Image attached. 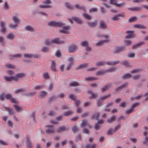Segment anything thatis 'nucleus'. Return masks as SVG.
I'll return each instance as SVG.
<instances>
[{
  "label": "nucleus",
  "instance_id": "5fc2aeb1",
  "mask_svg": "<svg viewBox=\"0 0 148 148\" xmlns=\"http://www.w3.org/2000/svg\"><path fill=\"white\" fill-rule=\"evenodd\" d=\"M116 69V68L115 67H112L107 70H106V72H111L115 71Z\"/></svg>",
  "mask_w": 148,
  "mask_h": 148
},
{
  "label": "nucleus",
  "instance_id": "9d476101",
  "mask_svg": "<svg viewBox=\"0 0 148 148\" xmlns=\"http://www.w3.org/2000/svg\"><path fill=\"white\" fill-rule=\"evenodd\" d=\"M26 146L27 148H33V147L31 143L30 138L29 137H26Z\"/></svg>",
  "mask_w": 148,
  "mask_h": 148
},
{
  "label": "nucleus",
  "instance_id": "72a5a7b5",
  "mask_svg": "<svg viewBox=\"0 0 148 148\" xmlns=\"http://www.w3.org/2000/svg\"><path fill=\"white\" fill-rule=\"evenodd\" d=\"M13 106L17 112H20L22 110V107H19L16 105H14Z\"/></svg>",
  "mask_w": 148,
  "mask_h": 148
},
{
  "label": "nucleus",
  "instance_id": "c85d7f7f",
  "mask_svg": "<svg viewBox=\"0 0 148 148\" xmlns=\"http://www.w3.org/2000/svg\"><path fill=\"white\" fill-rule=\"evenodd\" d=\"M110 96L111 95L110 94H108L102 97L101 98L99 99V100L103 101V102L104 100L107 99L108 98L110 97Z\"/></svg>",
  "mask_w": 148,
  "mask_h": 148
},
{
  "label": "nucleus",
  "instance_id": "f03ea898",
  "mask_svg": "<svg viewBox=\"0 0 148 148\" xmlns=\"http://www.w3.org/2000/svg\"><path fill=\"white\" fill-rule=\"evenodd\" d=\"M78 50L77 45L74 44L70 45L68 48V51L69 53H73L77 51Z\"/></svg>",
  "mask_w": 148,
  "mask_h": 148
},
{
  "label": "nucleus",
  "instance_id": "e2e57ef3",
  "mask_svg": "<svg viewBox=\"0 0 148 148\" xmlns=\"http://www.w3.org/2000/svg\"><path fill=\"white\" fill-rule=\"evenodd\" d=\"M12 96L11 94H7L5 95V99H10L12 98Z\"/></svg>",
  "mask_w": 148,
  "mask_h": 148
},
{
  "label": "nucleus",
  "instance_id": "dca6fc26",
  "mask_svg": "<svg viewBox=\"0 0 148 148\" xmlns=\"http://www.w3.org/2000/svg\"><path fill=\"white\" fill-rule=\"evenodd\" d=\"M127 9L132 11H137L141 10L142 8L140 7H133L128 8Z\"/></svg>",
  "mask_w": 148,
  "mask_h": 148
},
{
  "label": "nucleus",
  "instance_id": "4be33fe9",
  "mask_svg": "<svg viewBox=\"0 0 148 148\" xmlns=\"http://www.w3.org/2000/svg\"><path fill=\"white\" fill-rule=\"evenodd\" d=\"M100 114L99 112L93 114L91 116V119H96L97 120H98L99 119Z\"/></svg>",
  "mask_w": 148,
  "mask_h": 148
},
{
  "label": "nucleus",
  "instance_id": "6ab92c4d",
  "mask_svg": "<svg viewBox=\"0 0 148 148\" xmlns=\"http://www.w3.org/2000/svg\"><path fill=\"white\" fill-rule=\"evenodd\" d=\"M1 32L2 33H4L5 32L6 29L5 27V23L3 21L1 22Z\"/></svg>",
  "mask_w": 148,
  "mask_h": 148
},
{
  "label": "nucleus",
  "instance_id": "4d7b16f0",
  "mask_svg": "<svg viewBox=\"0 0 148 148\" xmlns=\"http://www.w3.org/2000/svg\"><path fill=\"white\" fill-rule=\"evenodd\" d=\"M115 118V116H113L112 117H111L109 119H108V123H111L114 121Z\"/></svg>",
  "mask_w": 148,
  "mask_h": 148
},
{
  "label": "nucleus",
  "instance_id": "864d4df0",
  "mask_svg": "<svg viewBox=\"0 0 148 148\" xmlns=\"http://www.w3.org/2000/svg\"><path fill=\"white\" fill-rule=\"evenodd\" d=\"M26 91V89H25L20 88L16 90L15 91V92H24Z\"/></svg>",
  "mask_w": 148,
  "mask_h": 148
},
{
  "label": "nucleus",
  "instance_id": "a878e982",
  "mask_svg": "<svg viewBox=\"0 0 148 148\" xmlns=\"http://www.w3.org/2000/svg\"><path fill=\"white\" fill-rule=\"evenodd\" d=\"M131 75L130 73H127L126 74L123 75L122 76V79H128L131 77Z\"/></svg>",
  "mask_w": 148,
  "mask_h": 148
},
{
  "label": "nucleus",
  "instance_id": "de8ad7c7",
  "mask_svg": "<svg viewBox=\"0 0 148 148\" xmlns=\"http://www.w3.org/2000/svg\"><path fill=\"white\" fill-rule=\"evenodd\" d=\"M18 25V24H15V25L9 24V26L10 28L14 29L17 27Z\"/></svg>",
  "mask_w": 148,
  "mask_h": 148
},
{
  "label": "nucleus",
  "instance_id": "2f4dec72",
  "mask_svg": "<svg viewBox=\"0 0 148 148\" xmlns=\"http://www.w3.org/2000/svg\"><path fill=\"white\" fill-rule=\"evenodd\" d=\"M16 77L18 78H21L24 77L25 76V74L24 73H17L16 75Z\"/></svg>",
  "mask_w": 148,
  "mask_h": 148
},
{
  "label": "nucleus",
  "instance_id": "aec40b11",
  "mask_svg": "<svg viewBox=\"0 0 148 148\" xmlns=\"http://www.w3.org/2000/svg\"><path fill=\"white\" fill-rule=\"evenodd\" d=\"M69 86L70 87H76L79 86V83L76 81H73L70 82L69 84Z\"/></svg>",
  "mask_w": 148,
  "mask_h": 148
},
{
  "label": "nucleus",
  "instance_id": "052dcab7",
  "mask_svg": "<svg viewBox=\"0 0 148 148\" xmlns=\"http://www.w3.org/2000/svg\"><path fill=\"white\" fill-rule=\"evenodd\" d=\"M121 127V125L120 124H118L116 126H115L114 127V130H113V132H116L117 130L120 128Z\"/></svg>",
  "mask_w": 148,
  "mask_h": 148
},
{
  "label": "nucleus",
  "instance_id": "09e8293b",
  "mask_svg": "<svg viewBox=\"0 0 148 148\" xmlns=\"http://www.w3.org/2000/svg\"><path fill=\"white\" fill-rule=\"evenodd\" d=\"M87 66V65L85 64H81L79 65L76 68V69H79L83 68H84Z\"/></svg>",
  "mask_w": 148,
  "mask_h": 148
},
{
  "label": "nucleus",
  "instance_id": "c03bdc74",
  "mask_svg": "<svg viewBox=\"0 0 148 148\" xmlns=\"http://www.w3.org/2000/svg\"><path fill=\"white\" fill-rule=\"evenodd\" d=\"M65 6L69 9L73 10L74 8L73 6L71 5L69 3H65Z\"/></svg>",
  "mask_w": 148,
  "mask_h": 148
},
{
  "label": "nucleus",
  "instance_id": "1a4fd4ad",
  "mask_svg": "<svg viewBox=\"0 0 148 148\" xmlns=\"http://www.w3.org/2000/svg\"><path fill=\"white\" fill-rule=\"evenodd\" d=\"M127 86V83H125L115 88L114 90L115 92H119L123 88H125Z\"/></svg>",
  "mask_w": 148,
  "mask_h": 148
},
{
  "label": "nucleus",
  "instance_id": "f704fd0d",
  "mask_svg": "<svg viewBox=\"0 0 148 148\" xmlns=\"http://www.w3.org/2000/svg\"><path fill=\"white\" fill-rule=\"evenodd\" d=\"M105 65V62H98L95 64L96 66H103Z\"/></svg>",
  "mask_w": 148,
  "mask_h": 148
},
{
  "label": "nucleus",
  "instance_id": "cd10ccee",
  "mask_svg": "<svg viewBox=\"0 0 148 148\" xmlns=\"http://www.w3.org/2000/svg\"><path fill=\"white\" fill-rule=\"evenodd\" d=\"M108 41V40H101L96 43L95 44V45L98 46H100L104 42H106Z\"/></svg>",
  "mask_w": 148,
  "mask_h": 148
},
{
  "label": "nucleus",
  "instance_id": "4468645a",
  "mask_svg": "<svg viewBox=\"0 0 148 148\" xmlns=\"http://www.w3.org/2000/svg\"><path fill=\"white\" fill-rule=\"evenodd\" d=\"M124 50V48L122 47L116 48L115 50L113 51L114 53H117L119 52L123 51Z\"/></svg>",
  "mask_w": 148,
  "mask_h": 148
},
{
  "label": "nucleus",
  "instance_id": "39448f33",
  "mask_svg": "<svg viewBox=\"0 0 148 148\" xmlns=\"http://www.w3.org/2000/svg\"><path fill=\"white\" fill-rule=\"evenodd\" d=\"M112 87L111 84H109L105 85L103 87L101 88V91L105 92L109 90Z\"/></svg>",
  "mask_w": 148,
  "mask_h": 148
},
{
  "label": "nucleus",
  "instance_id": "3c124183",
  "mask_svg": "<svg viewBox=\"0 0 148 148\" xmlns=\"http://www.w3.org/2000/svg\"><path fill=\"white\" fill-rule=\"evenodd\" d=\"M39 7L40 8H51V6L48 5H40Z\"/></svg>",
  "mask_w": 148,
  "mask_h": 148
},
{
  "label": "nucleus",
  "instance_id": "2eb2a0df",
  "mask_svg": "<svg viewBox=\"0 0 148 148\" xmlns=\"http://www.w3.org/2000/svg\"><path fill=\"white\" fill-rule=\"evenodd\" d=\"M106 71L101 69L97 71L96 73V75L101 76L104 75L106 73Z\"/></svg>",
  "mask_w": 148,
  "mask_h": 148
},
{
  "label": "nucleus",
  "instance_id": "a18cd8bd",
  "mask_svg": "<svg viewBox=\"0 0 148 148\" xmlns=\"http://www.w3.org/2000/svg\"><path fill=\"white\" fill-rule=\"evenodd\" d=\"M5 66L7 68L9 69H14L15 68L14 65L9 64H6L5 65Z\"/></svg>",
  "mask_w": 148,
  "mask_h": 148
},
{
  "label": "nucleus",
  "instance_id": "f3484780",
  "mask_svg": "<svg viewBox=\"0 0 148 148\" xmlns=\"http://www.w3.org/2000/svg\"><path fill=\"white\" fill-rule=\"evenodd\" d=\"M144 42L142 41L132 45V48L133 49H135L138 47L144 45Z\"/></svg>",
  "mask_w": 148,
  "mask_h": 148
},
{
  "label": "nucleus",
  "instance_id": "473e14b6",
  "mask_svg": "<svg viewBox=\"0 0 148 148\" xmlns=\"http://www.w3.org/2000/svg\"><path fill=\"white\" fill-rule=\"evenodd\" d=\"M73 114V111H69L67 112H64V116H68L69 115H72Z\"/></svg>",
  "mask_w": 148,
  "mask_h": 148
},
{
  "label": "nucleus",
  "instance_id": "6e6d98bb",
  "mask_svg": "<svg viewBox=\"0 0 148 148\" xmlns=\"http://www.w3.org/2000/svg\"><path fill=\"white\" fill-rule=\"evenodd\" d=\"M139 104L140 103H134L132 105L131 108L132 110H133V109L135 108L136 107L138 106L139 105Z\"/></svg>",
  "mask_w": 148,
  "mask_h": 148
},
{
  "label": "nucleus",
  "instance_id": "603ef678",
  "mask_svg": "<svg viewBox=\"0 0 148 148\" xmlns=\"http://www.w3.org/2000/svg\"><path fill=\"white\" fill-rule=\"evenodd\" d=\"M56 99V97L54 96H53L50 98L48 101V103H51Z\"/></svg>",
  "mask_w": 148,
  "mask_h": 148
},
{
  "label": "nucleus",
  "instance_id": "c9c22d12",
  "mask_svg": "<svg viewBox=\"0 0 148 148\" xmlns=\"http://www.w3.org/2000/svg\"><path fill=\"white\" fill-rule=\"evenodd\" d=\"M80 45L82 47H86L88 45V43L87 41H84L81 42Z\"/></svg>",
  "mask_w": 148,
  "mask_h": 148
},
{
  "label": "nucleus",
  "instance_id": "79ce46f5",
  "mask_svg": "<svg viewBox=\"0 0 148 148\" xmlns=\"http://www.w3.org/2000/svg\"><path fill=\"white\" fill-rule=\"evenodd\" d=\"M23 56L24 57L28 58H32V54L29 53H25L23 54Z\"/></svg>",
  "mask_w": 148,
  "mask_h": 148
},
{
  "label": "nucleus",
  "instance_id": "49530a36",
  "mask_svg": "<svg viewBox=\"0 0 148 148\" xmlns=\"http://www.w3.org/2000/svg\"><path fill=\"white\" fill-rule=\"evenodd\" d=\"M41 51L43 52H47L49 51V49L47 47H43L42 48Z\"/></svg>",
  "mask_w": 148,
  "mask_h": 148
},
{
  "label": "nucleus",
  "instance_id": "37998d69",
  "mask_svg": "<svg viewBox=\"0 0 148 148\" xmlns=\"http://www.w3.org/2000/svg\"><path fill=\"white\" fill-rule=\"evenodd\" d=\"M44 86L43 85H37L35 86L34 88V90H40L41 89H42L44 87Z\"/></svg>",
  "mask_w": 148,
  "mask_h": 148
},
{
  "label": "nucleus",
  "instance_id": "8fccbe9b",
  "mask_svg": "<svg viewBox=\"0 0 148 148\" xmlns=\"http://www.w3.org/2000/svg\"><path fill=\"white\" fill-rule=\"evenodd\" d=\"M4 108L6 109L10 114L13 115V114L14 112L12 109L9 108H7L6 107H5Z\"/></svg>",
  "mask_w": 148,
  "mask_h": 148
},
{
  "label": "nucleus",
  "instance_id": "0eeeda50",
  "mask_svg": "<svg viewBox=\"0 0 148 148\" xmlns=\"http://www.w3.org/2000/svg\"><path fill=\"white\" fill-rule=\"evenodd\" d=\"M4 78L6 81L8 82H11L12 80L16 81L18 80V79L15 76H4Z\"/></svg>",
  "mask_w": 148,
  "mask_h": 148
},
{
  "label": "nucleus",
  "instance_id": "a211bd4d",
  "mask_svg": "<svg viewBox=\"0 0 148 148\" xmlns=\"http://www.w3.org/2000/svg\"><path fill=\"white\" fill-rule=\"evenodd\" d=\"M45 43L47 46H50L53 44V39H46L45 40Z\"/></svg>",
  "mask_w": 148,
  "mask_h": 148
},
{
  "label": "nucleus",
  "instance_id": "0e129e2a",
  "mask_svg": "<svg viewBox=\"0 0 148 148\" xmlns=\"http://www.w3.org/2000/svg\"><path fill=\"white\" fill-rule=\"evenodd\" d=\"M5 99V96L3 93L0 95V99L1 101H4Z\"/></svg>",
  "mask_w": 148,
  "mask_h": 148
},
{
  "label": "nucleus",
  "instance_id": "7ed1b4c3",
  "mask_svg": "<svg viewBox=\"0 0 148 148\" xmlns=\"http://www.w3.org/2000/svg\"><path fill=\"white\" fill-rule=\"evenodd\" d=\"M68 62H69V64L67 66L66 70L69 71L72 68V67L74 65L73 63V62L74 61V59L73 57H71L68 58Z\"/></svg>",
  "mask_w": 148,
  "mask_h": 148
},
{
  "label": "nucleus",
  "instance_id": "20e7f679",
  "mask_svg": "<svg viewBox=\"0 0 148 148\" xmlns=\"http://www.w3.org/2000/svg\"><path fill=\"white\" fill-rule=\"evenodd\" d=\"M69 129L70 127H65L64 126H62L58 127L56 132L58 133H61L62 132L66 131Z\"/></svg>",
  "mask_w": 148,
  "mask_h": 148
},
{
  "label": "nucleus",
  "instance_id": "423d86ee",
  "mask_svg": "<svg viewBox=\"0 0 148 148\" xmlns=\"http://www.w3.org/2000/svg\"><path fill=\"white\" fill-rule=\"evenodd\" d=\"M53 39V43L58 45H61L64 43L65 42L63 40H61L58 38H56Z\"/></svg>",
  "mask_w": 148,
  "mask_h": 148
},
{
  "label": "nucleus",
  "instance_id": "e433bc0d",
  "mask_svg": "<svg viewBox=\"0 0 148 148\" xmlns=\"http://www.w3.org/2000/svg\"><path fill=\"white\" fill-rule=\"evenodd\" d=\"M91 94V96L89 97L90 99H95L97 96V93H90Z\"/></svg>",
  "mask_w": 148,
  "mask_h": 148
},
{
  "label": "nucleus",
  "instance_id": "b1692460",
  "mask_svg": "<svg viewBox=\"0 0 148 148\" xmlns=\"http://www.w3.org/2000/svg\"><path fill=\"white\" fill-rule=\"evenodd\" d=\"M97 22L95 21L91 23L90 22H87V23L90 27H95L96 26Z\"/></svg>",
  "mask_w": 148,
  "mask_h": 148
},
{
  "label": "nucleus",
  "instance_id": "c756f323",
  "mask_svg": "<svg viewBox=\"0 0 148 148\" xmlns=\"http://www.w3.org/2000/svg\"><path fill=\"white\" fill-rule=\"evenodd\" d=\"M85 148H96V145L95 144L90 145L89 144H87L85 146Z\"/></svg>",
  "mask_w": 148,
  "mask_h": 148
},
{
  "label": "nucleus",
  "instance_id": "774afa93",
  "mask_svg": "<svg viewBox=\"0 0 148 148\" xmlns=\"http://www.w3.org/2000/svg\"><path fill=\"white\" fill-rule=\"evenodd\" d=\"M113 132V130H112V129L110 128L107 132L106 133L108 135H112V134Z\"/></svg>",
  "mask_w": 148,
  "mask_h": 148
},
{
  "label": "nucleus",
  "instance_id": "338daca9",
  "mask_svg": "<svg viewBox=\"0 0 148 148\" xmlns=\"http://www.w3.org/2000/svg\"><path fill=\"white\" fill-rule=\"evenodd\" d=\"M63 118V116L62 115H60L56 117V120L58 121H61L62 120V119Z\"/></svg>",
  "mask_w": 148,
  "mask_h": 148
},
{
  "label": "nucleus",
  "instance_id": "f257e3e1",
  "mask_svg": "<svg viewBox=\"0 0 148 148\" xmlns=\"http://www.w3.org/2000/svg\"><path fill=\"white\" fill-rule=\"evenodd\" d=\"M48 25L50 26L57 27H61L64 25V23L62 22H56L51 21L48 22L47 23Z\"/></svg>",
  "mask_w": 148,
  "mask_h": 148
},
{
  "label": "nucleus",
  "instance_id": "4c0bfd02",
  "mask_svg": "<svg viewBox=\"0 0 148 148\" xmlns=\"http://www.w3.org/2000/svg\"><path fill=\"white\" fill-rule=\"evenodd\" d=\"M14 38V36L12 33H10L7 36V38L10 40L13 39Z\"/></svg>",
  "mask_w": 148,
  "mask_h": 148
},
{
  "label": "nucleus",
  "instance_id": "a19ab883",
  "mask_svg": "<svg viewBox=\"0 0 148 148\" xmlns=\"http://www.w3.org/2000/svg\"><path fill=\"white\" fill-rule=\"evenodd\" d=\"M97 79L96 77H87L85 78V79L86 80L88 81H90L93 80H95Z\"/></svg>",
  "mask_w": 148,
  "mask_h": 148
},
{
  "label": "nucleus",
  "instance_id": "58836bf2",
  "mask_svg": "<svg viewBox=\"0 0 148 148\" xmlns=\"http://www.w3.org/2000/svg\"><path fill=\"white\" fill-rule=\"evenodd\" d=\"M12 20L14 22L15 24H18V23L20 21L15 16H13L12 18Z\"/></svg>",
  "mask_w": 148,
  "mask_h": 148
},
{
  "label": "nucleus",
  "instance_id": "6e6552de",
  "mask_svg": "<svg viewBox=\"0 0 148 148\" xmlns=\"http://www.w3.org/2000/svg\"><path fill=\"white\" fill-rule=\"evenodd\" d=\"M126 33L129 34L126 36L125 38H131L134 37V32L132 31H127L126 32Z\"/></svg>",
  "mask_w": 148,
  "mask_h": 148
},
{
  "label": "nucleus",
  "instance_id": "bf43d9fd",
  "mask_svg": "<svg viewBox=\"0 0 148 148\" xmlns=\"http://www.w3.org/2000/svg\"><path fill=\"white\" fill-rule=\"evenodd\" d=\"M125 5V2H122L120 3H117L116 4V6L119 7H123Z\"/></svg>",
  "mask_w": 148,
  "mask_h": 148
},
{
  "label": "nucleus",
  "instance_id": "69168bd1",
  "mask_svg": "<svg viewBox=\"0 0 148 148\" xmlns=\"http://www.w3.org/2000/svg\"><path fill=\"white\" fill-rule=\"evenodd\" d=\"M142 97V96L141 95H139L137 96L136 97H135L134 98H131V100H133L134 99H135L136 100H139Z\"/></svg>",
  "mask_w": 148,
  "mask_h": 148
},
{
  "label": "nucleus",
  "instance_id": "412c9836",
  "mask_svg": "<svg viewBox=\"0 0 148 148\" xmlns=\"http://www.w3.org/2000/svg\"><path fill=\"white\" fill-rule=\"evenodd\" d=\"M134 27L137 28L138 29H147V27L145 26L144 25H142L139 24H135L134 25Z\"/></svg>",
  "mask_w": 148,
  "mask_h": 148
},
{
  "label": "nucleus",
  "instance_id": "f8f14e48",
  "mask_svg": "<svg viewBox=\"0 0 148 148\" xmlns=\"http://www.w3.org/2000/svg\"><path fill=\"white\" fill-rule=\"evenodd\" d=\"M56 63L53 60H51V61L50 69L52 71H56Z\"/></svg>",
  "mask_w": 148,
  "mask_h": 148
},
{
  "label": "nucleus",
  "instance_id": "9b49d317",
  "mask_svg": "<svg viewBox=\"0 0 148 148\" xmlns=\"http://www.w3.org/2000/svg\"><path fill=\"white\" fill-rule=\"evenodd\" d=\"M72 19L78 24H82L83 23L81 19L78 17H73L72 18Z\"/></svg>",
  "mask_w": 148,
  "mask_h": 148
},
{
  "label": "nucleus",
  "instance_id": "7c9ffc66",
  "mask_svg": "<svg viewBox=\"0 0 148 148\" xmlns=\"http://www.w3.org/2000/svg\"><path fill=\"white\" fill-rule=\"evenodd\" d=\"M25 29L26 30L31 32H33L34 31V28L30 26H26L25 27Z\"/></svg>",
  "mask_w": 148,
  "mask_h": 148
},
{
  "label": "nucleus",
  "instance_id": "13d9d810",
  "mask_svg": "<svg viewBox=\"0 0 148 148\" xmlns=\"http://www.w3.org/2000/svg\"><path fill=\"white\" fill-rule=\"evenodd\" d=\"M87 121L86 120H83L82 121V122L81 124V127H83L86 125L87 124Z\"/></svg>",
  "mask_w": 148,
  "mask_h": 148
},
{
  "label": "nucleus",
  "instance_id": "5701e85b",
  "mask_svg": "<svg viewBox=\"0 0 148 148\" xmlns=\"http://www.w3.org/2000/svg\"><path fill=\"white\" fill-rule=\"evenodd\" d=\"M99 26L101 28L103 29L106 28L107 27L104 22L102 20L100 21Z\"/></svg>",
  "mask_w": 148,
  "mask_h": 148
},
{
  "label": "nucleus",
  "instance_id": "ddd939ff",
  "mask_svg": "<svg viewBox=\"0 0 148 148\" xmlns=\"http://www.w3.org/2000/svg\"><path fill=\"white\" fill-rule=\"evenodd\" d=\"M124 15L123 14H120L114 15L112 18V19L114 21H118L119 20V17H123Z\"/></svg>",
  "mask_w": 148,
  "mask_h": 148
},
{
  "label": "nucleus",
  "instance_id": "680f3d73",
  "mask_svg": "<svg viewBox=\"0 0 148 148\" xmlns=\"http://www.w3.org/2000/svg\"><path fill=\"white\" fill-rule=\"evenodd\" d=\"M69 97L70 99L73 101H75L76 100V98L75 96L72 94H70L69 95Z\"/></svg>",
  "mask_w": 148,
  "mask_h": 148
},
{
  "label": "nucleus",
  "instance_id": "393cba45",
  "mask_svg": "<svg viewBox=\"0 0 148 148\" xmlns=\"http://www.w3.org/2000/svg\"><path fill=\"white\" fill-rule=\"evenodd\" d=\"M75 7L76 8L79 10H83L85 12L86 11L85 7L83 6H80L78 4H76L75 5Z\"/></svg>",
  "mask_w": 148,
  "mask_h": 148
},
{
  "label": "nucleus",
  "instance_id": "ea45409f",
  "mask_svg": "<svg viewBox=\"0 0 148 148\" xmlns=\"http://www.w3.org/2000/svg\"><path fill=\"white\" fill-rule=\"evenodd\" d=\"M43 76L45 79H49L50 78V76L47 73H45L42 75Z\"/></svg>",
  "mask_w": 148,
  "mask_h": 148
},
{
  "label": "nucleus",
  "instance_id": "bb28decb",
  "mask_svg": "<svg viewBox=\"0 0 148 148\" xmlns=\"http://www.w3.org/2000/svg\"><path fill=\"white\" fill-rule=\"evenodd\" d=\"M82 16L86 19L88 20H90L92 19V17L88 14L83 13L82 14Z\"/></svg>",
  "mask_w": 148,
  "mask_h": 148
}]
</instances>
